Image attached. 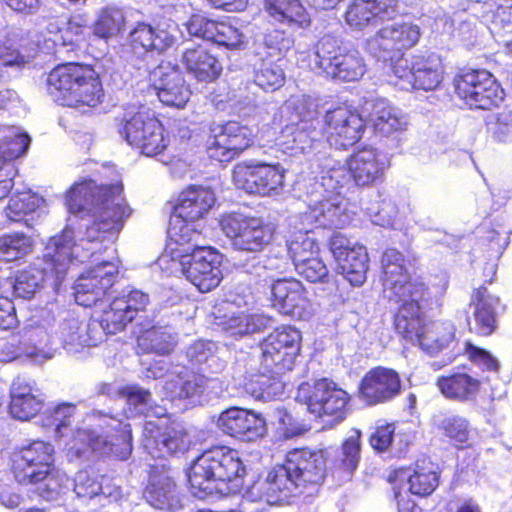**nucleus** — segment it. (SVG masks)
I'll use <instances>...</instances> for the list:
<instances>
[{
  "instance_id": "1",
  "label": "nucleus",
  "mask_w": 512,
  "mask_h": 512,
  "mask_svg": "<svg viewBox=\"0 0 512 512\" xmlns=\"http://www.w3.org/2000/svg\"><path fill=\"white\" fill-rule=\"evenodd\" d=\"M122 190L121 184L97 186L92 180L75 184L67 193L66 205L72 213H92L94 223L77 235L71 228H65L61 235L50 238L43 256L46 267L33 265L21 271L14 281V294L23 299L32 297L48 273L61 282L74 260L83 262L101 250L100 244L112 243L131 213Z\"/></svg>"
},
{
  "instance_id": "2",
  "label": "nucleus",
  "mask_w": 512,
  "mask_h": 512,
  "mask_svg": "<svg viewBox=\"0 0 512 512\" xmlns=\"http://www.w3.org/2000/svg\"><path fill=\"white\" fill-rule=\"evenodd\" d=\"M245 466L237 450L216 446L203 452L188 472L189 488L198 499L226 496L240 491Z\"/></svg>"
},
{
  "instance_id": "3",
  "label": "nucleus",
  "mask_w": 512,
  "mask_h": 512,
  "mask_svg": "<svg viewBox=\"0 0 512 512\" xmlns=\"http://www.w3.org/2000/svg\"><path fill=\"white\" fill-rule=\"evenodd\" d=\"M170 249L158 258L162 270L170 274L182 273L201 292H208L219 285L222 279V255L214 248L171 246Z\"/></svg>"
},
{
  "instance_id": "4",
  "label": "nucleus",
  "mask_w": 512,
  "mask_h": 512,
  "mask_svg": "<svg viewBox=\"0 0 512 512\" xmlns=\"http://www.w3.org/2000/svg\"><path fill=\"white\" fill-rule=\"evenodd\" d=\"M47 88L56 102L70 107H95L102 97L94 71L74 63L54 68L48 75Z\"/></svg>"
},
{
  "instance_id": "5",
  "label": "nucleus",
  "mask_w": 512,
  "mask_h": 512,
  "mask_svg": "<svg viewBox=\"0 0 512 512\" xmlns=\"http://www.w3.org/2000/svg\"><path fill=\"white\" fill-rule=\"evenodd\" d=\"M428 301L400 306L395 317L396 330L412 344L418 345L428 354H437L454 340V326L449 322L431 321L426 323L423 310Z\"/></svg>"
},
{
  "instance_id": "6",
  "label": "nucleus",
  "mask_w": 512,
  "mask_h": 512,
  "mask_svg": "<svg viewBox=\"0 0 512 512\" xmlns=\"http://www.w3.org/2000/svg\"><path fill=\"white\" fill-rule=\"evenodd\" d=\"M101 426L105 436H94L92 431L78 429L66 444L68 457L82 458L93 451L99 455L113 454L119 459H126L132 451L130 425L107 416Z\"/></svg>"
},
{
  "instance_id": "7",
  "label": "nucleus",
  "mask_w": 512,
  "mask_h": 512,
  "mask_svg": "<svg viewBox=\"0 0 512 512\" xmlns=\"http://www.w3.org/2000/svg\"><path fill=\"white\" fill-rule=\"evenodd\" d=\"M381 281L387 298L405 306L419 301H429L431 292L419 278L408 275L405 256L388 248L381 257Z\"/></svg>"
},
{
  "instance_id": "8",
  "label": "nucleus",
  "mask_w": 512,
  "mask_h": 512,
  "mask_svg": "<svg viewBox=\"0 0 512 512\" xmlns=\"http://www.w3.org/2000/svg\"><path fill=\"white\" fill-rule=\"evenodd\" d=\"M312 61L326 76L342 82L359 81L367 72L362 54L355 48L341 46L332 36L318 41Z\"/></svg>"
},
{
  "instance_id": "9",
  "label": "nucleus",
  "mask_w": 512,
  "mask_h": 512,
  "mask_svg": "<svg viewBox=\"0 0 512 512\" xmlns=\"http://www.w3.org/2000/svg\"><path fill=\"white\" fill-rule=\"evenodd\" d=\"M296 399L304 403L316 418L334 426L345 419L350 396L335 382L323 378L313 384L302 383Z\"/></svg>"
},
{
  "instance_id": "10",
  "label": "nucleus",
  "mask_w": 512,
  "mask_h": 512,
  "mask_svg": "<svg viewBox=\"0 0 512 512\" xmlns=\"http://www.w3.org/2000/svg\"><path fill=\"white\" fill-rule=\"evenodd\" d=\"M34 334L38 345L52 346L58 342L69 354L96 346L101 338L97 325L81 321L73 315L60 318L48 327H38Z\"/></svg>"
},
{
  "instance_id": "11",
  "label": "nucleus",
  "mask_w": 512,
  "mask_h": 512,
  "mask_svg": "<svg viewBox=\"0 0 512 512\" xmlns=\"http://www.w3.org/2000/svg\"><path fill=\"white\" fill-rule=\"evenodd\" d=\"M312 200L305 212L291 218L294 228H344L352 219L348 200L340 193L323 194Z\"/></svg>"
},
{
  "instance_id": "12",
  "label": "nucleus",
  "mask_w": 512,
  "mask_h": 512,
  "mask_svg": "<svg viewBox=\"0 0 512 512\" xmlns=\"http://www.w3.org/2000/svg\"><path fill=\"white\" fill-rule=\"evenodd\" d=\"M220 227L233 249L242 252H259L273 238L272 228L261 218L242 213L225 214Z\"/></svg>"
},
{
  "instance_id": "13",
  "label": "nucleus",
  "mask_w": 512,
  "mask_h": 512,
  "mask_svg": "<svg viewBox=\"0 0 512 512\" xmlns=\"http://www.w3.org/2000/svg\"><path fill=\"white\" fill-rule=\"evenodd\" d=\"M457 96L470 108L490 110L505 99V92L496 78L486 70H468L454 79Z\"/></svg>"
},
{
  "instance_id": "14",
  "label": "nucleus",
  "mask_w": 512,
  "mask_h": 512,
  "mask_svg": "<svg viewBox=\"0 0 512 512\" xmlns=\"http://www.w3.org/2000/svg\"><path fill=\"white\" fill-rule=\"evenodd\" d=\"M54 447L44 441H34L12 456V471L21 484L37 483L54 466Z\"/></svg>"
},
{
  "instance_id": "15",
  "label": "nucleus",
  "mask_w": 512,
  "mask_h": 512,
  "mask_svg": "<svg viewBox=\"0 0 512 512\" xmlns=\"http://www.w3.org/2000/svg\"><path fill=\"white\" fill-rule=\"evenodd\" d=\"M285 170L280 165L238 164L233 170V182L238 189L260 196L277 195L284 186Z\"/></svg>"
},
{
  "instance_id": "16",
  "label": "nucleus",
  "mask_w": 512,
  "mask_h": 512,
  "mask_svg": "<svg viewBox=\"0 0 512 512\" xmlns=\"http://www.w3.org/2000/svg\"><path fill=\"white\" fill-rule=\"evenodd\" d=\"M300 341V332L291 326L272 332L262 344L265 368L275 374L291 370L300 350Z\"/></svg>"
},
{
  "instance_id": "17",
  "label": "nucleus",
  "mask_w": 512,
  "mask_h": 512,
  "mask_svg": "<svg viewBox=\"0 0 512 512\" xmlns=\"http://www.w3.org/2000/svg\"><path fill=\"white\" fill-rule=\"evenodd\" d=\"M121 134L147 156H155L167 146L162 124L148 111H139L128 119Z\"/></svg>"
},
{
  "instance_id": "18",
  "label": "nucleus",
  "mask_w": 512,
  "mask_h": 512,
  "mask_svg": "<svg viewBox=\"0 0 512 512\" xmlns=\"http://www.w3.org/2000/svg\"><path fill=\"white\" fill-rule=\"evenodd\" d=\"M149 85L152 94L166 106L183 108L191 96L179 67L170 62H162L150 72Z\"/></svg>"
},
{
  "instance_id": "19",
  "label": "nucleus",
  "mask_w": 512,
  "mask_h": 512,
  "mask_svg": "<svg viewBox=\"0 0 512 512\" xmlns=\"http://www.w3.org/2000/svg\"><path fill=\"white\" fill-rule=\"evenodd\" d=\"M364 129L362 117L346 105L329 109L324 116V134L330 145L338 149L354 145Z\"/></svg>"
},
{
  "instance_id": "20",
  "label": "nucleus",
  "mask_w": 512,
  "mask_h": 512,
  "mask_svg": "<svg viewBox=\"0 0 512 512\" xmlns=\"http://www.w3.org/2000/svg\"><path fill=\"white\" fill-rule=\"evenodd\" d=\"M330 251L344 277L353 285L366 281L369 257L366 247L351 241L341 233H335L329 241Z\"/></svg>"
},
{
  "instance_id": "21",
  "label": "nucleus",
  "mask_w": 512,
  "mask_h": 512,
  "mask_svg": "<svg viewBox=\"0 0 512 512\" xmlns=\"http://www.w3.org/2000/svg\"><path fill=\"white\" fill-rule=\"evenodd\" d=\"M118 274V262L103 261L81 274L74 284L77 304L90 307L103 299Z\"/></svg>"
},
{
  "instance_id": "22",
  "label": "nucleus",
  "mask_w": 512,
  "mask_h": 512,
  "mask_svg": "<svg viewBox=\"0 0 512 512\" xmlns=\"http://www.w3.org/2000/svg\"><path fill=\"white\" fill-rule=\"evenodd\" d=\"M285 462L302 493L323 483L326 472L323 450L293 449L287 453Z\"/></svg>"
},
{
  "instance_id": "23",
  "label": "nucleus",
  "mask_w": 512,
  "mask_h": 512,
  "mask_svg": "<svg viewBox=\"0 0 512 512\" xmlns=\"http://www.w3.org/2000/svg\"><path fill=\"white\" fill-rule=\"evenodd\" d=\"M302 494L286 462L273 467L265 479L255 482L247 491L253 501L265 500L269 504H282Z\"/></svg>"
},
{
  "instance_id": "24",
  "label": "nucleus",
  "mask_w": 512,
  "mask_h": 512,
  "mask_svg": "<svg viewBox=\"0 0 512 512\" xmlns=\"http://www.w3.org/2000/svg\"><path fill=\"white\" fill-rule=\"evenodd\" d=\"M421 36L418 25L411 22H397L382 27L367 42L369 52L386 59L392 53L410 49Z\"/></svg>"
},
{
  "instance_id": "25",
  "label": "nucleus",
  "mask_w": 512,
  "mask_h": 512,
  "mask_svg": "<svg viewBox=\"0 0 512 512\" xmlns=\"http://www.w3.org/2000/svg\"><path fill=\"white\" fill-rule=\"evenodd\" d=\"M251 130L238 122H228L213 130L207 153L218 162H229L251 145Z\"/></svg>"
},
{
  "instance_id": "26",
  "label": "nucleus",
  "mask_w": 512,
  "mask_h": 512,
  "mask_svg": "<svg viewBox=\"0 0 512 512\" xmlns=\"http://www.w3.org/2000/svg\"><path fill=\"white\" fill-rule=\"evenodd\" d=\"M144 446L154 457L184 453L191 445V438L182 424L162 426L147 422L144 426Z\"/></svg>"
},
{
  "instance_id": "27",
  "label": "nucleus",
  "mask_w": 512,
  "mask_h": 512,
  "mask_svg": "<svg viewBox=\"0 0 512 512\" xmlns=\"http://www.w3.org/2000/svg\"><path fill=\"white\" fill-rule=\"evenodd\" d=\"M400 391L399 374L393 369L376 367L368 371L361 380L359 399L372 406L392 400Z\"/></svg>"
},
{
  "instance_id": "28",
  "label": "nucleus",
  "mask_w": 512,
  "mask_h": 512,
  "mask_svg": "<svg viewBox=\"0 0 512 512\" xmlns=\"http://www.w3.org/2000/svg\"><path fill=\"white\" fill-rule=\"evenodd\" d=\"M272 307L284 315L305 318L310 314V301L303 284L294 278L277 279L271 285Z\"/></svg>"
},
{
  "instance_id": "29",
  "label": "nucleus",
  "mask_w": 512,
  "mask_h": 512,
  "mask_svg": "<svg viewBox=\"0 0 512 512\" xmlns=\"http://www.w3.org/2000/svg\"><path fill=\"white\" fill-rule=\"evenodd\" d=\"M217 427L245 441H254L266 433L265 421L260 415L238 407L223 411L217 419Z\"/></svg>"
},
{
  "instance_id": "30",
  "label": "nucleus",
  "mask_w": 512,
  "mask_h": 512,
  "mask_svg": "<svg viewBox=\"0 0 512 512\" xmlns=\"http://www.w3.org/2000/svg\"><path fill=\"white\" fill-rule=\"evenodd\" d=\"M352 180L357 186H369L382 178L388 167L383 154L372 147L356 151L346 161Z\"/></svg>"
},
{
  "instance_id": "31",
  "label": "nucleus",
  "mask_w": 512,
  "mask_h": 512,
  "mask_svg": "<svg viewBox=\"0 0 512 512\" xmlns=\"http://www.w3.org/2000/svg\"><path fill=\"white\" fill-rule=\"evenodd\" d=\"M144 495L147 502L157 509L176 510L181 507L178 487L164 466L161 470L153 469Z\"/></svg>"
},
{
  "instance_id": "32",
  "label": "nucleus",
  "mask_w": 512,
  "mask_h": 512,
  "mask_svg": "<svg viewBox=\"0 0 512 512\" xmlns=\"http://www.w3.org/2000/svg\"><path fill=\"white\" fill-rule=\"evenodd\" d=\"M396 0H354L345 13L346 23L361 29L377 20L391 18L396 13Z\"/></svg>"
},
{
  "instance_id": "33",
  "label": "nucleus",
  "mask_w": 512,
  "mask_h": 512,
  "mask_svg": "<svg viewBox=\"0 0 512 512\" xmlns=\"http://www.w3.org/2000/svg\"><path fill=\"white\" fill-rule=\"evenodd\" d=\"M174 36L166 29L138 23L129 33L128 44L138 56L147 52H163L174 43Z\"/></svg>"
},
{
  "instance_id": "34",
  "label": "nucleus",
  "mask_w": 512,
  "mask_h": 512,
  "mask_svg": "<svg viewBox=\"0 0 512 512\" xmlns=\"http://www.w3.org/2000/svg\"><path fill=\"white\" fill-rule=\"evenodd\" d=\"M482 385V380L462 371L440 376L436 381V386L445 398L461 403L475 401Z\"/></svg>"
},
{
  "instance_id": "35",
  "label": "nucleus",
  "mask_w": 512,
  "mask_h": 512,
  "mask_svg": "<svg viewBox=\"0 0 512 512\" xmlns=\"http://www.w3.org/2000/svg\"><path fill=\"white\" fill-rule=\"evenodd\" d=\"M214 192L202 186H191L181 192L174 213L188 221H200L215 203Z\"/></svg>"
},
{
  "instance_id": "36",
  "label": "nucleus",
  "mask_w": 512,
  "mask_h": 512,
  "mask_svg": "<svg viewBox=\"0 0 512 512\" xmlns=\"http://www.w3.org/2000/svg\"><path fill=\"white\" fill-rule=\"evenodd\" d=\"M370 120L373 123L374 129L384 136L400 134L406 131L409 126L407 115L384 99L373 103Z\"/></svg>"
},
{
  "instance_id": "37",
  "label": "nucleus",
  "mask_w": 512,
  "mask_h": 512,
  "mask_svg": "<svg viewBox=\"0 0 512 512\" xmlns=\"http://www.w3.org/2000/svg\"><path fill=\"white\" fill-rule=\"evenodd\" d=\"M318 136L316 127H308L306 122L300 126L285 125L276 140V145L283 153L296 156L311 149Z\"/></svg>"
},
{
  "instance_id": "38",
  "label": "nucleus",
  "mask_w": 512,
  "mask_h": 512,
  "mask_svg": "<svg viewBox=\"0 0 512 512\" xmlns=\"http://www.w3.org/2000/svg\"><path fill=\"white\" fill-rule=\"evenodd\" d=\"M182 63L187 72L199 81H212L221 72L217 59L201 46L187 48L183 53Z\"/></svg>"
},
{
  "instance_id": "39",
  "label": "nucleus",
  "mask_w": 512,
  "mask_h": 512,
  "mask_svg": "<svg viewBox=\"0 0 512 512\" xmlns=\"http://www.w3.org/2000/svg\"><path fill=\"white\" fill-rule=\"evenodd\" d=\"M443 65L441 58L430 53L414 56V85L413 88L434 90L443 80Z\"/></svg>"
},
{
  "instance_id": "40",
  "label": "nucleus",
  "mask_w": 512,
  "mask_h": 512,
  "mask_svg": "<svg viewBox=\"0 0 512 512\" xmlns=\"http://www.w3.org/2000/svg\"><path fill=\"white\" fill-rule=\"evenodd\" d=\"M198 221H188L186 217H180L174 213L171 215L168 236L170 241L168 242L164 253L171 250L170 247L175 248H194L198 246L196 241L200 236Z\"/></svg>"
},
{
  "instance_id": "41",
  "label": "nucleus",
  "mask_w": 512,
  "mask_h": 512,
  "mask_svg": "<svg viewBox=\"0 0 512 512\" xmlns=\"http://www.w3.org/2000/svg\"><path fill=\"white\" fill-rule=\"evenodd\" d=\"M44 203L45 200L31 190L17 192L10 198L4 213L10 221H24L30 226L26 217L34 214L39 217V211Z\"/></svg>"
},
{
  "instance_id": "42",
  "label": "nucleus",
  "mask_w": 512,
  "mask_h": 512,
  "mask_svg": "<svg viewBox=\"0 0 512 512\" xmlns=\"http://www.w3.org/2000/svg\"><path fill=\"white\" fill-rule=\"evenodd\" d=\"M282 118L286 125L300 126L306 122L308 127H317L318 121L314 118L315 109L312 100L305 95L291 96L280 108Z\"/></svg>"
},
{
  "instance_id": "43",
  "label": "nucleus",
  "mask_w": 512,
  "mask_h": 512,
  "mask_svg": "<svg viewBox=\"0 0 512 512\" xmlns=\"http://www.w3.org/2000/svg\"><path fill=\"white\" fill-rule=\"evenodd\" d=\"M474 321L476 330L481 335H489L495 329V309L499 299L488 293L486 288H480L474 295Z\"/></svg>"
},
{
  "instance_id": "44",
  "label": "nucleus",
  "mask_w": 512,
  "mask_h": 512,
  "mask_svg": "<svg viewBox=\"0 0 512 512\" xmlns=\"http://www.w3.org/2000/svg\"><path fill=\"white\" fill-rule=\"evenodd\" d=\"M30 145V137L15 126H0V161L6 163L22 156Z\"/></svg>"
},
{
  "instance_id": "45",
  "label": "nucleus",
  "mask_w": 512,
  "mask_h": 512,
  "mask_svg": "<svg viewBox=\"0 0 512 512\" xmlns=\"http://www.w3.org/2000/svg\"><path fill=\"white\" fill-rule=\"evenodd\" d=\"M295 229L297 231L293 232L287 240L288 253L294 267L318 257L320 252L319 243L310 235L311 230Z\"/></svg>"
},
{
  "instance_id": "46",
  "label": "nucleus",
  "mask_w": 512,
  "mask_h": 512,
  "mask_svg": "<svg viewBox=\"0 0 512 512\" xmlns=\"http://www.w3.org/2000/svg\"><path fill=\"white\" fill-rule=\"evenodd\" d=\"M271 319L260 314H247L244 311L231 313L221 323L223 329L231 336H243L259 332L270 325Z\"/></svg>"
},
{
  "instance_id": "47",
  "label": "nucleus",
  "mask_w": 512,
  "mask_h": 512,
  "mask_svg": "<svg viewBox=\"0 0 512 512\" xmlns=\"http://www.w3.org/2000/svg\"><path fill=\"white\" fill-rule=\"evenodd\" d=\"M395 477L399 480L407 479L409 491L418 496H428L438 486V474L432 465L417 466L413 474L409 470L400 469L396 471Z\"/></svg>"
},
{
  "instance_id": "48",
  "label": "nucleus",
  "mask_w": 512,
  "mask_h": 512,
  "mask_svg": "<svg viewBox=\"0 0 512 512\" xmlns=\"http://www.w3.org/2000/svg\"><path fill=\"white\" fill-rule=\"evenodd\" d=\"M265 8L279 22L299 26L309 24L306 10L299 0H265Z\"/></svg>"
},
{
  "instance_id": "49",
  "label": "nucleus",
  "mask_w": 512,
  "mask_h": 512,
  "mask_svg": "<svg viewBox=\"0 0 512 512\" xmlns=\"http://www.w3.org/2000/svg\"><path fill=\"white\" fill-rule=\"evenodd\" d=\"M137 343L144 352L165 355L176 346V336L166 327H153L139 335Z\"/></svg>"
},
{
  "instance_id": "50",
  "label": "nucleus",
  "mask_w": 512,
  "mask_h": 512,
  "mask_svg": "<svg viewBox=\"0 0 512 512\" xmlns=\"http://www.w3.org/2000/svg\"><path fill=\"white\" fill-rule=\"evenodd\" d=\"M352 180L351 173L346 165L340 162L331 161L327 163L321 172L318 193L335 194L347 187Z\"/></svg>"
},
{
  "instance_id": "51",
  "label": "nucleus",
  "mask_w": 512,
  "mask_h": 512,
  "mask_svg": "<svg viewBox=\"0 0 512 512\" xmlns=\"http://www.w3.org/2000/svg\"><path fill=\"white\" fill-rule=\"evenodd\" d=\"M34 248V240L24 233H11L0 237V259L11 262L20 260Z\"/></svg>"
},
{
  "instance_id": "52",
  "label": "nucleus",
  "mask_w": 512,
  "mask_h": 512,
  "mask_svg": "<svg viewBox=\"0 0 512 512\" xmlns=\"http://www.w3.org/2000/svg\"><path fill=\"white\" fill-rule=\"evenodd\" d=\"M125 26V16L121 9L116 7H105L100 10L97 20L93 26L96 36L109 39L117 36Z\"/></svg>"
},
{
  "instance_id": "53",
  "label": "nucleus",
  "mask_w": 512,
  "mask_h": 512,
  "mask_svg": "<svg viewBox=\"0 0 512 512\" xmlns=\"http://www.w3.org/2000/svg\"><path fill=\"white\" fill-rule=\"evenodd\" d=\"M261 63L255 66L254 82L261 89L273 92L281 88L285 83V73L280 65L273 59L261 58Z\"/></svg>"
},
{
  "instance_id": "54",
  "label": "nucleus",
  "mask_w": 512,
  "mask_h": 512,
  "mask_svg": "<svg viewBox=\"0 0 512 512\" xmlns=\"http://www.w3.org/2000/svg\"><path fill=\"white\" fill-rule=\"evenodd\" d=\"M37 493L46 500H54L66 489H68L69 478L65 472L56 468L52 469L37 483Z\"/></svg>"
},
{
  "instance_id": "55",
  "label": "nucleus",
  "mask_w": 512,
  "mask_h": 512,
  "mask_svg": "<svg viewBox=\"0 0 512 512\" xmlns=\"http://www.w3.org/2000/svg\"><path fill=\"white\" fill-rule=\"evenodd\" d=\"M124 304V300L115 298L109 308L103 311L101 326L107 333L114 334L133 320Z\"/></svg>"
},
{
  "instance_id": "56",
  "label": "nucleus",
  "mask_w": 512,
  "mask_h": 512,
  "mask_svg": "<svg viewBox=\"0 0 512 512\" xmlns=\"http://www.w3.org/2000/svg\"><path fill=\"white\" fill-rule=\"evenodd\" d=\"M124 304V300L115 298L109 308L103 311L101 326L107 333L114 334L133 320Z\"/></svg>"
},
{
  "instance_id": "57",
  "label": "nucleus",
  "mask_w": 512,
  "mask_h": 512,
  "mask_svg": "<svg viewBox=\"0 0 512 512\" xmlns=\"http://www.w3.org/2000/svg\"><path fill=\"white\" fill-rule=\"evenodd\" d=\"M209 41L228 49H240L245 44V36L230 22L216 21Z\"/></svg>"
},
{
  "instance_id": "58",
  "label": "nucleus",
  "mask_w": 512,
  "mask_h": 512,
  "mask_svg": "<svg viewBox=\"0 0 512 512\" xmlns=\"http://www.w3.org/2000/svg\"><path fill=\"white\" fill-rule=\"evenodd\" d=\"M18 35L7 28L0 29V61L5 66H20L24 61L18 48Z\"/></svg>"
},
{
  "instance_id": "59",
  "label": "nucleus",
  "mask_w": 512,
  "mask_h": 512,
  "mask_svg": "<svg viewBox=\"0 0 512 512\" xmlns=\"http://www.w3.org/2000/svg\"><path fill=\"white\" fill-rule=\"evenodd\" d=\"M74 492L81 498H93L100 492L106 494L99 477L88 471H79L74 479Z\"/></svg>"
},
{
  "instance_id": "60",
  "label": "nucleus",
  "mask_w": 512,
  "mask_h": 512,
  "mask_svg": "<svg viewBox=\"0 0 512 512\" xmlns=\"http://www.w3.org/2000/svg\"><path fill=\"white\" fill-rule=\"evenodd\" d=\"M360 437V431L353 430L342 445V466L349 473L356 469L360 460Z\"/></svg>"
},
{
  "instance_id": "61",
  "label": "nucleus",
  "mask_w": 512,
  "mask_h": 512,
  "mask_svg": "<svg viewBox=\"0 0 512 512\" xmlns=\"http://www.w3.org/2000/svg\"><path fill=\"white\" fill-rule=\"evenodd\" d=\"M10 397L11 402L13 404L14 411L17 414L23 415V410L21 408V404L24 400H28V398H40L41 395L32 384L22 377H17L10 388Z\"/></svg>"
},
{
  "instance_id": "62",
  "label": "nucleus",
  "mask_w": 512,
  "mask_h": 512,
  "mask_svg": "<svg viewBox=\"0 0 512 512\" xmlns=\"http://www.w3.org/2000/svg\"><path fill=\"white\" fill-rule=\"evenodd\" d=\"M47 413L51 418L48 425L55 426V431L59 437L65 436L66 430L71 424V419L75 413V405L70 403H63L57 405L53 409H49Z\"/></svg>"
},
{
  "instance_id": "63",
  "label": "nucleus",
  "mask_w": 512,
  "mask_h": 512,
  "mask_svg": "<svg viewBox=\"0 0 512 512\" xmlns=\"http://www.w3.org/2000/svg\"><path fill=\"white\" fill-rule=\"evenodd\" d=\"M446 436L456 443L463 444L469 438V425L466 419L459 416L448 417L442 422Z\"/></svg>"
},
{
  "instance_id": "64",
  "label": "nucleus",
  "mask_w": 512,
  "mask_h": 512,
  "mask_svg": "<svg viewBox=\"0 0 512 512\" xmlns=\"http://www.w3.org/2000/svg\"><path fill=\"white\" fill-rule=\"evenodd\" d=\"M295 269L310 282L322 281L328 275V269L319 256L295 266Z\"/></svg>"
}]
</instances>
